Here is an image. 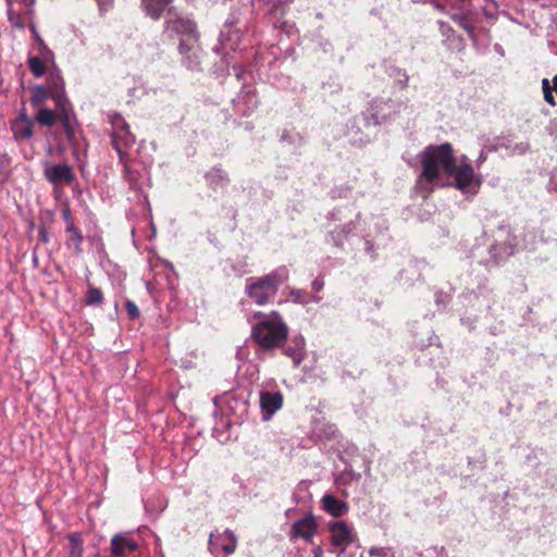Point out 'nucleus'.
<instances>
[{
	"label": "nucleus",
	"mask_w": 557,
	"mask_h": 557,
	"mask_svg": "<svg viewBox=\"0 0 557 557\" xmlns=\"http://www.w3.org/2000/svg\"><path fill=\"white\" fill-rule=\"evenodd\" d=\"M420 159L422 172L418 184L431 185L430 190L434 185H442L440 168H443L447 175L454 177V186L463 195L474 196L479 193L483 183L482 176L474 174L471 164H457L451 144L430 145L421 152Z\"/></svg>",
	"instance_id": "1"
},
{
	"label": "nucleus",
	"mask_w": 557,
	"mask_h": 557,
	"mask_svg": "<svg viewBox=\"0 0 557 557\" xmlns=\"http://www.w3.org/2000/svg\"><path fill=\"white\" fill-rule=\"evenodd\" d=\"M256 322L251 324V339L256 343V352L267 354L283 346L288 337V326L277 311L255 312Z\"/></svg>",
	"instance_id": "2"
},
{
	"label": "nucleus",
	"mask_w": 557,
	"mask_h": 557,
	"mask_svg": "<svg viewBox=\"0 0 557 557\" xmlns=\"http://www.w3.org/2000/svg\"><path fill=\"white\" fill-rule=\"evenodd\" d=\"M46 88L51 92V99L63 117V131L67 143L74 151H77L79 148V138L75 128L77 120L73 106L66 96L65 83L60 70L55 69L49 73Z\"/></svg>",
	"instance_id": "3"
},
{
	"label": "nucleus",
	"mask_w": 557,
	"mask_h": 557,
	"mask_svg": "<svg viewBox=\"0 0 557 557\" xmlns=\"http://www.w3.org/2000/svg\"><path fill=\"white\" fill-rule=\"evenodd\" d=\"M289 278L286 265H281L262 276H250L245 281V294L258 306L273 302L280 287Z\"/></svg>",
	"instance_id": "4"
},
{
	"label": "nucleus",
	"mask_w": 557,
	"mask_h": 557,
	"mask_svg": "<svg viewBox=\"0 0 557 557\" xmlns=\"http://www.w3.org/2000/svg\"><path fill=\"white\" fill-rule=\"evenodd\" d=\"M293 2L294 0H251V9L257 13H262L263 22L267 25L280 29L287 37H293L296 35L297 28L294 23L284 18Z\"/></svg>",
	"instance_id": "5"
},
{
	"label": "nucleus",
	"mask_w": 557,
	"mask_h": 557,
	"mask_svg": "<svg viewBox=\"0 0 557 557\" xmlns=\"http://www.w3.org/2000/svg\"><path fill=\"white\" fill-rule=\"evenodd\" d=\"M249 28V20L238 11H233L223 24L220 32L219 45L213 48L216 54L227 55L230 51H242L244 32Z\"/></svg>",
	"instance_id": "6"
},
{
	"label": "nucleus",
	"mask_w": 557,
	"mask_h": 557,
	"mask_svg": "<svg viewBox=\"0 0 557 557\" xmlns=\"http://www.w3.org/2000/svg\"><path fill=\"white\" fill-rule=\"evenodd\" d=\"M493 243L488 246V258L481 261L486 268L498 267L515 252L517 238L512 234L508 223H500L496 230L492 232Z\"/></svg>",
	"instance_id": "7"
},
{
	"label": "nucleus",
	"mask_w": 557,
	"mask_h": 557,
	"mask_svg": "<svg viewBox=\"0 0 557 557\" xmlns=\"http://www.w3.org/2000/svg\"><path fill=\"white\" fill-rule=\"evenodd\" d=\"M404 108L406 103L401 100L376 97L368 103L367 110L360 116L367 126H377L399 114Z\"/></svg>",
	"instance_id": "8"
},
{
	"label": "nucleus",
	"mask_w": 557,
	"mask_h": 557,
	"mask_svg": "<svg viewBox=\"0 0 557 557\" xmlns=\"http://www.w3.org/2000/svg\"><path fill=\"white\" fill-rule=\"evenodd\" d=\"M164 34L170 38H177L181 41H198L199 34L193 18L181 14L176 8H170L164 21Z\"/></svg>",
	"instance_id": "9"
},
{
	"label": "nucleus",
	"mask_w": 557,
	"mask_h": 557,
	"mask_svg": "<svg viewBox=\"0 0 557 557\" xmlns=\"http://www.w3.org/2000/svg\"><path fill=\"white\" fill-rule=\"evenodd\" d=\"M347 210V208L336 207L326 215L330 223L339 222L338 225H335L334 228L330 230L327 233V240L339 248L344 246L345 240H347L349 236L356 234V222L360 219V213L358 212L355 214L354 220L350 219L344 222L348 218L346 214Z\"/></svg>",
	"instance_id": "10"
},
{
	"label": "nucleus",
	"mask_w": 557,
	"mask_h": 557,
	"mask_svg": "<svg viewBox=\"0 0 557 557\" xmlns=\"http://www.w3.org/2000/svg\"><path fill=\"white\" fill-rule=\"evenodd\" d=\"M219 403L222 414L231 418L234 424H242L248 417L249 393L245 391L225 394L219 399Z\"/></svg>",
	"instance_id": "11"
},
{
	"label": "nucleus",
	"mask_w": 557,
	"mask_h": 557,
	"mask_svg": "<svg viewBox=\"0 0 557 557\" xmlns=\"http://www.w3.org/2000/svg\"><path fill=\"white\" fill-rule=\"evenodd\" d=\"M110 123L112 126L111 144L122 159L125 150L135 144V136L131 133L128 124L120 113L111 114Z\"/></svg>",
	"instance_id": "12"
},
{
	"label": "nucleus",
	"mask_w": 557,
	"mask_h": 557,
	"mask_svg": "<svg viewBox=\"0 0 557 557\" xmlns=\"http://www.w3.org/2000/svg\"><path fill=\"white\" fill-rule=\"evenodd\" d=\"M44 176L53 186H69L76 180V174L69 163L44 164Z\"/></svg>",
	"instance_id": "13"
},
{
	"label": "nucleus",
	"mask_w": 557,
	"mask_h": 557,
	"mask_svg": "<svg viewBox=\"0 0 557 557\" xmlns=\"http://www.w3.org/2000/svg\"><path fill=\"white\" fill-rule=\"evenodd\" d=\"M465 301L476 306L478 309H491L495 302L493 288L488 286L487 280L480 281L476 287L462 293Z\"/></svg>",
	"instance_id": "14"
},
{
	"label": "nucleus",
	"mask_w": 557,
	"mask_h": 557,
	"mask_svg": "<svg viewBox=\"0 0 557 557\" xmlns=\"http://www.w3.org/2000/svg\"><path fill=\"white\" fill-rule=\"evenodd\" d=\"M330 542L334 547L333 550H338L343 547H348L356 540L354 527L346 521H334L329 524Z\"/></svg>",
	"instance_id": "15"
},
{
	"label": "nucleus",
	"mask_w": 557,
	"mask_h": 557,
	"mask_svg": "<svg viewBox=\"0 0 557 557\" xmlns=\"http://www.w3.org/2000/svg\"><path fill=\"white\" fill-rule=\"evenodd\" d=\"M232 103L237 114L249 116L259 104L256 88L250 85H244L238 95L232 99Z\"/></svg>",
	"instance_id": "16"
},
{
	"label": "nucleus",
	"mask_w": 557,
	"mask_h": 557,
	"mask_svg": "<svg viewBox=\"0 0 557 557\" xmlns=\"http://www.w3.org/2000/svg\"><path fill=\"white\" fill-rule=\"evenodd\" d=\"M237 541L235 534L226 529L222 533H211L208 541V549L213 556H218L220 553L231 555L235 552Z\"/></svg>",
	"instance_id": "17"
},
{
	"label": "nucleus",
	"mask_w": 557,
	"mask_h": 557,
	"mask_svg": "<svg viewBox=\"0 0 557 557\" xmlns=\"http://www.w3.org/2000/svg\"><path fill=\"white\" fill-rule=\"evenodd\" d=\"M178 52L182 57V64L189 71H201L203 52L200 49L198 41H181L178 44Z\"/></svg>",
	"instance_id": "18"
},
{
	"label": "nucleus",
	"mask_w": 557,
	"mask_h": 557,
	"mask_svg": "<svg viewBox=\"0 0 557 557\" xmlns=\"http://www.w3.org/2000/svg\"><path fill=\"white\" fill-rule=\"evenodd\" d=\"M449 17L461 27L475 46L478 42V36L475 34V27L479 22L478 14L471 10H457L448 13Z\"/></svg>",
	"instance_id": "19"
},
{
	"label": "nucleus",
	"mask_w": 557,
	"mask_h": 557,
	"mask_svg": "<svg viewBox=\"0 0 557 557\" xmlns=\"http://www.w3.org/2000/svg\"><path fill=\"white\" fill-rule=\"evenodd\" d=\"M317 522L312 515H308L295 521L289 531V539L292 541L302 539L309 541L317 532Z\"/></svg>",
	"instance_id": "20"
},
{
	"label": "nucleus",
	"mask_w": 557,
	"mask_h": 557,
	"mask_svg": "<svg viewBox=\"0 0 557 557\" xmlns=\"http://www.w3.org/2000/svg\"><path fill=\"white\" fill-rule=\"evenodd\" d=\"M137 548L138 542L128 532L115 534L111 540V552L114 557H126L127 553Z\"/></svg>",
	"instance_id": "21"
},
{
	"label": "nucleus",
	"mask_w": 557,
	"mask_h": 557,
	"mask_svg": "<svg viewBox=\"0 0 557 557\" xmlns=\"http://www.w3.org/2000/svg\"><path fill=\"white\" fill-rule=\"evenodd\" d=\"M259 397L264 420H269L283 405V395L278 391H260Z\"/></svg>",
	"instance_id": "22"
},
{
	"label": "nucleus",
	"mask_w": 557,
	"mask_h": 557,
	"mask_svg": "<svg viewBox=\"0 0 557 557\" xmlns=\"http://www.w3.org/2000/svg\"><path fill=\"white\" fill-rule=\"evenodd\" d=\"M422 262L410 260L398 273L397 280L405 287H411L422 277Z\"/></svg>",
	"instance_id": "23"
},
{
	"label": "nucleus",
	"mask_w": 557,
	"mask_h": 557,
	"mask_svg": "<svg viewBox=\"0 0 557 557\" xmlns=\"http://www.w3.org/2000/svg\"><path fill=\"white\" fill-rule=\"evenodd\" d=\"M321 508L332 517L339 518L349 511L348 504L331 494H324L321 498Z\"/></svg>",
	"instance_id": "24"
},
{
	"label": "nucleus",
	"mask_w": 557,
	"mask_h": 557,
	"mask_svg": "<svg viewBox=\"0 0 557 557\" xmlns=\"http://www.w3.org/2000/svg\"><path fill=\"white\" fill-rule=\"evenodd\" d=\"M207 185L214 191L225 188L230 183L228 174L221 165H214L206 174Z\"/></svg>",
	"instance_id": "25"
},
{
	"label": "nucleus",
	"mask_w": 557,
	"mask_h": 557,
	"mask_svg": "<svg viewBox=\"0 0 557 557\" xmlns=\"http://www.w3.org/2000/svg\"><path fill=\"white\" fill-rule=\"evenodd\" d=\"M306 341L302 335H295L292 345L284 348L283 354L293 360L295 367H298L306 355Z\"/></svg>",
	"instance_id": "26"
},
{
	"label": "nucleus",
	"mask_w": 557,
	"mask_h": 557,
	"mask_svg": "<svg viewBox=\"0 0 557 557\" xmlns=\"http://www.w3.org/2000/svg\"><path fill=\"white\" fill-rule=\"evenodd\" d=\"M173 0H141V5L146 14L152 20H159L164 12L172 8Z\"/></svg>",
	"instance_id": "27"
},
{
	"label": "nucleus",
	"mask_w": 557,
	"mask_h": 557,
	"mask_svg": "<svg viewBox=\"0 0 557 557\" xmlns=\"http://www.w3.org/2000/svg\"><path fill=\"white\" fill-rule=\"evenodd\" d=\"M57 121H60L63 125V117L57 107L55 110L49 109L47 107L37 109L35 122H37L39 125L51 127L55 124Z\"/></svg>",
	"instance_id": "28"
},
{
	"label": "nucleus",
	"mask_w": 557,
	"mask_h": 557,
	"mask_svg": "<svg viewBox=\"0 0 557 557\" xmlns=\"http://www.w3.org/2000/svg\"><path fill=\"white\" fill-rule=\"evenodd\" d=\"M502 150L506 151L507 156H522L530 150V145L528 141H519L515 143L513 139L509 136H505L500 138Z\"/></svg>",
	"instance_id": "29"
},
{
	"label": "nucleus",
	"mask_w": 557,
	"mask_h": 557,
	"mask_svg": "<svg viewBox=\"0 0 557 557\" xmlns=\"http://www.w3.org/2000/svg\"><path fill=\"white\" fill-rule=\"evenodd\" d=\"M34 123L11 122L10 129L16 143L29 140L34 135Z\"/></svg>",
	"instance_id": "30"
},
{
	"label": "nucleus",
	"mask_w": 557,
	"mask_h": 557,
	"mask_svg": "<svg viewBox=\"0 0 557 557\" xmlns=\"http://www.w3.org/2000/svg\"><path fill=\"white\" fill-rule=\"evenodd\" d=\"M232 424H234L233 420L222 414L212 429V436L220 443H225L230 440L228 429Z\"/></svg>",
	"instance_id": "31"
},
{
	"label": "nucleus",
	"mask_w": 557,
	"mask_h": 557,
	"mask_svg": "<svg viewBox=\"0 0 557 557\" xmlns=\"http://www.w3.org/2000/svg\"><path fill=\"white\" fill-rule=\"evenodd\" d=\"M65 232L67 234V238L65 240V246L69 249H73V251L76 255H81L83 252L82 244L84 242V236H83L82 231L77 226H75V227H70L69 230H65Z\"/></svg>",
	"instance_id": "32"
},
{
	"label": "nucleus",
	"mask_w": 557,
	"mask_h": 557,
	"mask_svg": "<svg viewBox=\"0 0 557 557\" xmlns=\"http://www.w3.org/2000/svg\"><path fill=\"white\" fill-rule=\"evenodd\" d=\"M51 98V92L42 85H35L30 89L29 102L34 108H41L42 104Z\"/></svg>",
	"instance_id": "33"
},
{
	"label": "nucleus",
	"mask_w": 557,
	"mask_h": 557,
	"mask_svg": "<svg viewBox=\"0 0 557 557\" xmlns=\"http://www.w3.org/2000/svg\"><path fill=\"white\" fill-rule=\"evenodd\" d=\"M315 435L321 440L341 442L342 435L334 424L325 423L318 425L314 430Z\"/></svg>",
	"instance_id": "34"
},
{
	"label": "nucleus",
	"mask_w": 557,
	"mask_h": 557,
	"mask_svg": "<svg viewBox=\"0 0 557 557\" xmlns=\"http://www.w3.org/2000/svg\"><path fill=\"white\" fill-rule=\"evenodd\" d=\"M369 230L372 231V238L382 243H385L389 238L387 234L388 226L386 225V221L381 216L373 219V223Z\"/></svg>",
	"instance_id": "35"
},
{
	"label": "nucleus",
	"mask_w": 557,
	"mask_h": 557,
	"mask_svg": "<svg viewBox=\"0 0 557 557\" xmlns=\"http://www.w3.org/2000/svg\"><path fill=\"white\" fill-rule=\"evenodd\" d=\"M387 75L394 81V84L400 89L408 87L409 75L406 70L392 65L387 69Z\"/></svg>",
	"instance_id": "36"
},
{
	"label": "nucleus",
	"mask_w": 557,
	"mask_h": 557,
	"mask_svg": "<svg viewBox=\"0 0 557 557\" xmlns=\"http://www.w3.org/2000/svg\"><path fill=\"white\" fill-rule=\"evenodd\" d=\"M70 552L67 557H83L84 547L82 534L78 532L71 533L69 536Z\"/></svg>",
	"instance_id": "37"
},
{
	"label": "nucleus",
	"mask_w": 557,
	"mask_h": 557,
	"mask_svg": "<svg viewBox=\"0 0 557 557\" xmlns=\"http://www.w3.org/2000/svg\"><path fill=\"white\" fill-rule=\"evenodd\" d=\"M103 302V294L100 288L89 285L85 293L84 304L88 307H98Z\"/></svg>",
	"instance_id": "38"
},
{
	"label": "nucleus",
	"mask_w": 557,
	"mask_h": 557,
	"mask_svg": "<svg viewBox=\"0 0 557 557\" xmlns=\"http://www.w3.org/2000/svg\"><path fill=\"white\" fill-rule=\"evenodd\" d=\"M45 57L29 55L27 60L28 67L35 77H41L46 73Z\"/></svg>",
	"instance_id": "39"
},
{
	"label": "nucleus",
	"mask_w": 557,
	"mask_h": 557,
	"mask_svg": "<svg viewBox=\"0 0 557 557\" xmlns=\"http://www.w3.org/2000/svg\"><path fill=\"white\" fill-rule=\"evenodd\" d=\"M360 476H361V475H360L359 473H358V474H356V473H354L352 471H350V472H344V473H342L339 476H337V478L335 479V485H336L337 490H339V491H341V494H342L344 497H348V492H347L346 490H341V488H342V486H346V485H348V484H349V482H350V480H351V479H354V478H355L356 480H359V479H360Z\"/></svg>",
	"instance_id": "40"
},
{
	"label": "nucleus",
	"mask_w": 557,
	"mask_h": 557,
	"mask_svg": "<svg viewBox=\"0 0 557 557\" xmlns=\"http://www.w3.org/2000/svg\"><path fill=\"white\" fill-rule=\"evenodd\" d=\"M364 240V250L371 257L375 258L376 249L383 244L382 242L372 238V231L369 230L367 234L363 235Z\"/></svg>",
	"instance_id": "41"
},
{
	"label": "nucleus",
	"mask_w": 557,
	"mask_h": 557,
	"mask_svg": "<svg viewBox=\"0 0 557 557\" xmlns=\"http://www.w3.org/2000/svg\"><path fill=\"white\" fill-rule=\"evenodd\" d=\"M351 190H352V188L349 185H347V184L334 186L329 191V197L332 200L348 198L350 196V194H351Z\"/></svg>",
	"instance_id": "42"
},
{
	"label": "nucleus",
	"mask_w": 557,
	"mask_h": 557,
	"mask_svg": "<svg viewBox=\"0 0 557 557\" xmlns=\"http://www.w3.org/2000/svg\"><path fill=\"white\" fill-rule=\"evenodd\" d=\"M29 30L33 35V38L38 42L39 45V53L42 55V57H48V55H51L52 54V51L47 47V45L45 44V41L42 40L41 36L39 35V33L37 32V28L35 26L34 23H30L29 24Z\"/></svg>",
	"instance_id": "43"
},
{
	"label": "nucleus",
	"mask_w": 557,
	"mask_h": 557,
	"mask_svg": "<svg viewBox=\"0 0 557 557\" xmlns=\"http://www.w3.org/2000/svg\"><path fill=\"white\" fill-rule=\"evenodd\" d=\"M8 21L12 27L23 29L25 27L24 22L22 21V15L20 12H15L12 5L9 3L7 9Z\"/></svg>",
	"instance_id": "44"
},
{
	"label": "nucleus",
	"mask_w": 557,
	"mask_h": 557,
	"mask_svg": "<svg viewBox=\"0 0 557 557\" xmlns=\"http://www.w3.org/2000/svg\"><path fill=\"white\" fill-rule=\"evenodd\" d=\"M369 557H395L392 547L373 546L368 552Z\"/></svg>",
	"instance_id": "45"
},
{
	"label": "nucleus",
	"mask_w": 557,
	"mask_h": 557,
	"mask_svg": "<svg viewBox=\"0 0 557 557\" xmlns=\"http://www.w3.org/2000/svg\"><path fill=\"white\" fill-rule=\"evenodd\" d=\"M10 163H11V158L9 157L8 153H3L0 157V176H2L5 180H8L9 175H10V170H9Z\"/></svg>",
	"instance_id": "46"
},
{
	"label": "nucleus",
	"mask_w": 557,
	"mask_h": 557,
	"mask_svg": "<svg viewBox=\"0 0 557 557\" xmlns=\"http://www.w3.org/2000/svg\"><path fill=\"white\" fill-rule=\"evenodd\" d=\"M62 220L65 223V230L70 227H75V223L72 216V211L69 206H65L61 211Z\"/></svg>",
	"instance_id": "47"
},
{
	"label": "nucleus",
	"mask_w": 557,
	"mask_h": 557,
	"mask_svg": "<svg viewBox=\"0 0 557 557\" xmlns=\"http://www.w3.org/2000/svg\"><path fill=\"white\" fill-rule=\"evenodd\" d=\"M125 310L131 320H135L139 317V309H138L137 305L129 299H127L125 301Z\"/></svg>",
	"instance_id": "48"
},
{
	"label": "nucleus",
	"mask_w": 557,
	"mask_h": 557,
	"mask_svg": "<svg viewBox=\"0 0 557 557\" xmlns=\"http://www.w3.org/2000/svg\"><path fill=\"white\" fill-rule=\"evenodd\" d=\"M293 301L304 304L308 301L307 292L305 289L293 288L290 290Z\"/></svg>",
	"instance_id": "49"
},
{
	"label": "nucleus",
	"mask_w": 557,
	"mask_h": 557,
	"mask_svg": "<svg viewBox=\"0 0 557 557\" xmlns=\"http://www.w3.org/2000/svg\"><path fill=\"white\" fill-rule=\"evenodd\" d=\"M438 27H440V32L443 36H445L447 38L455 37L456 32L448 23L438 21Z\"/></svg>",
	"instance_id": "50"
},
{
	"label": "nucleus",
	"mask_w": 557,
	"mask_h": 557,
	"mask_svg": "<svg viewBox=\"0 0 557 557\" xmlns=\"http://www.w3.org/2000/svg\"><path fill=\"white\" fill-rule=\"evenodd\" d=\"M37 240L42 244H47L50 240L48 228L44 224L38 227Z\"/></svg>",
	"instance_id": "51"
},
{
	"label": "nucleus",
	"mask_w": 557,
	"mask_h": 557,
	"mask_svg": "<svg viewBox=\"0 0 557 557\" xmlns=\"http://www.w3.org/2000/svg\"><path fill=\"white\" fill-rule=\"evenodd\" d=\"M100 14L109 12L113 8L114 0H95Z\"/></svg>",
	"instance_id": "52"
},
{
	"label": "nucleus",
	"mask_w": 557,
	"mask_h": 557,
	"mask_svg": "<svg viewBox=\"0 0 557 557\" xmlns=\"http://www.w3.org/2000/svg\"><path fill=\"white\" fill-rule=\"evenodd\" d=\"M12 122H16V123H34L35 124V117L34 119L29 117V115L27 114L26 110L22 109L20 111V113L17 114V116Z\"/></svg>",
	"instance_id": "53"
},
{
	"label": "nucleus",
	"mask_w": 557,
	"mask_h": 557,
	"mask_svg": "<svg viewBox=\"0 0 557 557\" xmlns=\"http://www.w3.org/2000/svg\"><path fill=\"white\" fill-rule=\"evenodd\" d=\"M476 321V315H467L460 318L461 324L468 327L470 331L474 329Z\"/></svg>",
	"instance_id": "54"
},
{
	"label": "nucleus",
	"mask_w": 557,
	"mask_h": 557,
	"mask_svg": "<svg viewBox=\"0 0 557 557\" xmlns=\"http://www.w3.org/2000/svg\"><path fill=\"white\" fill-rule=\"evenodd\" d=\"M483 150H485L487 154L500 151V138H498L496 143H486L483 147Z\"/></svg>",
	"instance_id": "55"
},
{
	"label": "nucleus",
	"mask_w": 557,
	"mask_h": 557,
	"mask_svg": "<svg viewBox=\"0 0 557 557\" xmlns=\"http://www.w3.org/2000/svg\"><path fill=\"white\" fill-rule=\"evenodd\" d=\"M330 553L335 554L336 557H356V550L352 552L348 549V547H343L338 550H330Z\"/></svg>",
	"instance_id": "56"
},
{
	"label": "nucleus",
	"mask_w": 557,
	"mask_h": 557,
	"mask_svg": "<svg viewBox=\"0 0 557 557\" xmlns=\"http://www.w3.org/2000/svg\"><path fill=\"white\" fill-rule=\"evenodd\" d=\"M319 46L324 53H333L334 48L330 40L321 38Z\"/></svg>",
	"instance_id": "57"
},
{
	"label": "nucleus",
	"mask_w": 557,
	"mask_h": 557,
	"mask_svg": "<svg viewBox=\"0 0 557 557\" xmlns=\"http://www.w3.org/2000/svg\"><path fill=\"white\" fill-rule=\"evenodd\" d=\"M324 287V281L322 277H317L311 283V288L314 293H319Z\"/></svg>",
	"instance_id": "58"
},
{
	"label": "nucleus",
	"mask_w": 557,
	"mask_h": 557,
	"mask_svg": "<svg viewBox=\"0 0 557 557\" xmlns=\"http://www.w3.org/2000/svg\"><path fill=\"white\" fill-rule=\"evenodd\" d=\"M447 301H448V296L445 293H443L441 290H437L435 293V302L437 305H446Z\"/></svg>",
	"instance_id": "59"
},
{
	"label": "nucleus",
	"mask_w": 557,
	"mask_h": 557,
	"mask_svg": "<svg viewBox=\"0 0 557 557\" xmlns=\"http://www.w3.org/2000/svg\"><path fill=\"white\" fill-rule=\"evenodd\" d=\"M486 159H487V153L485 150L482 149L475 160L476 169H480L482 166V164L486 161Z\"/></svg>",
	"instance_id": "60"
},
{
	"label": "nucleus",
	"mask_w": 557,
	"mask_h": 557,
	"mask_svg": "<svg viewBox=\"0 0 557 557\" xmlns=\"http://www.w3.org/2000/svg\"><path fill=\"white\" fill-rule=\"evenodd\" d=\"M232 70L237 81H242L244 78L245 70L240 65L234 64Z\"/></svg>",
	"instance_id": "61"
},
{
	"label": "nucleus",
	"mask_w": 557,
	"mask_h": 557,
	"mask_svg": "<svg viewBox=\"0 0 557 557\" xmlns=\"http://www.w3.org/2000/svg\"><path fill=\"white\" fill-rule=\"evenodd\" d=\"M542 89L543 94L553 92V86H550L549 81L547 78L542 79Z\"/></svg>",
	"instance_id": "62"
},
{
	"label": "nucleus",
	"mask_w": 557,
	"mask_h": 557,
	"mask_svg": "<svg viewBox=\"0 0 557 557\" xmlns=\"http://www.w3.org/2000/svg\"><path fill=\"white\" fill-rule=\"evenodd\" d=\"M544 99L547 103H549L550 106H555L556 104V101H555V98L553 96V92H546L544 94Z\"/></svg>",
	"instance_id": "63"
},
{
	"label": "nucleus",
	"mask_w": 557,
	"mask_h": 557,
	"mask_svg": "<svg viewBox=\"0 0 557 557\" xmlns=\"http://www.w3.org/2000/svg\"><path fill=\"white\" fill-rule=\"evenodd\" d=\"M314 557H323V549L321 547H315L312 550Z\"/></svg>",
	"instance_id": "64"
}]
</instances>
